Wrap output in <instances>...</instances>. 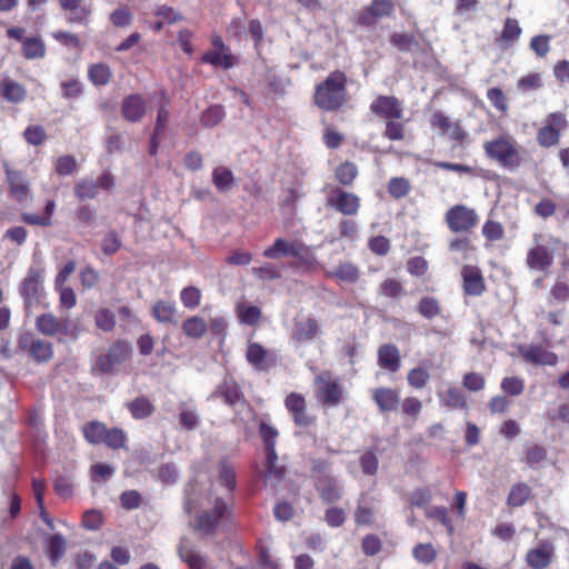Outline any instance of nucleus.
<instances>
[{"mask_svg":"<svg viewBox=\"0 0 569 569\" xmlns=\"http://www.w3.org/2000/svg\"><path fill=\"white\" fill-rule=\"evenodd\" d=\"M349 79L345 71L336 69L315 86L312 103L323 112L336 113L349 102Z\"/></svg>","mask_w":569,"mask_h":569,"instance_id":"obj_1","label":"nucleus"},{"mask_svg":"<svg viewBox=\"0 0 569 569\" xmlns=\"http://www.w3.org/2000/svg\"><path fill=\"white\" fill-rule=\"evenodd\" d=\"M263 257L267 259H279L282 257H292L293 261L290 262V268L302 269L306 271L312 270L316 267L317 260L310 248L307 247L301 240H287L284 238H277L272 246L263 251Z\"/></svg>","mask_w":569,"mask_h":569,"instance_id":"obj_2","label":"nucleus"},{"mask_svg":"<svg viewBox=\"0 0 569 569\" xmlns=\"http://www.w3.org/2000/svg\"><path fill=\"white\" fill-rule=\"evenodd\" d=\"M483 150L489 159L508 170H516L526 161L525 150L513 137L508 134H501L486 141Z\"/></svg>","mask_w":569,"mask_h":569,"instance_id":"obj_3","label":"nucleus"},{"mask_svg":"<svg viewBox=\"0 0 569 569\" xmlns=\"http://www.w3.org/2000/svg\"><path fill=\"white\" fill-rule=\"evenodd\" d=\"M44 273L46 270L41 263H32L21 281L19 291L23 300L26 317H29L37 308L48 307V303L44 302Z\"/></svg>","mask_w":569,"mask_h":569,"instance_id":"obj_4","label":"nucleus"},{"mask_svg":"<svg viewBox=\"0 0 569 569\" xmlns=\"http://www.w3.org/2000/svg\"><path fill=\"white\" fill-rule=\"evenodd\" d=\"M480 217L475 208L463 203L450 207L445 213V222L455 234H469L479 224Z\"/></svg>","mask_w":569,"mask_h":569,"instance_id":"obj_5","label":"nucleus"},{"mask_svg":"<svg viewBox=\"0 0 569 569\" xmlns=\"http://www.w3.org/2000/svg\"><path fill=\"white\" fill-rule=\"evenodd\" d=\"M316 398L326 407H336L343 399V388L338 377L323 371L315 378Z\"/></svg>","mask_w":569,"mask_h":569,"instance_id":"obj_6","label":"nucleus"},{"mask_svg":"<svg viewBox=\"0 0 569 569\" xmlns=\"http://www.w3.org/2000/svg\"><path fill=\"white\" fill-rule=\"evenodd\" d=\"M18 348L38 363L49 362L53 358V345L32 332L19 336Z\"/></svg>","mask_w":569,"mask_h":569,"instance_id":"obj_7","label":"nucleus"},{"mask_svg":"<svg viewBox=\"0 0 569 569\" xmlns=\"http://www.w3.org/2000/svg\"><path fill=\"white\" fill-rule=\"evenodd\" d=\"M395 12L392 0H372L355 14V24L362 28H373L380 19L390 18Z\"/></svg>","mask_w":569,"mask_h":569,"instance_id":"obj_8","label":"nucleus"},{"mask_svg":"<svg viewBox=\"0 0 569 569\" xmlns=\"http://www.w3.org/2000/svg\"><path fill=\"white\" fill-rule=\"evenodd\" d=\"M9 39L21 42V54L27 60L42 59L47 54V47L40 36L24 37L22 27H10L6 31Z\"/></svg>","mask_w":569,"mask_h":569,"instance_id":"obj_9","label":"nucleus"},{"mask_svg":"<svg viewBox=\"0 0 569 569\" xmlns=\"http://www.w3.org/2000/svg\"><path fill=\"white\" fill-rule=\"evenodd\" d=\"M568 126L562 112H551L547 116L546 124L537 132V141L543 148H551L559 143L561 131Z\"/></svg>","mask_w":569,"mask_h":569,"instance_id":"obj_10","label":"nucleus"},{"mask_svg":"<svg viewBox=\"0 0 569 569\" xmlns=\"http://www.w3.org/2000/svg\"><path fill=\"white\" fill-rule=\"evenodd\" d=\"M247 362L257 371L267 372L279 365L277 351L266 349L261 343L249 341L246 350Z\"/></svg>","mask_w":569,"mask_h":569,"instance_id":"obj_11","label":"nucleus"},{"mask_svg":"<svg viewBox=\"0 0 569 569\" xmlns=\"http://www.w3.org/2000/svg\"><path fill=\"white\" fill-rule=\"evenodd\" d=\"M132 355V347L127 340H117L97 360V366L102 372H110L116 366L128 360Z\"/></svg>","mask_w":569,"mask_h":569,"instance_id":"obj_12","label":"nucleus"},{"mask_svg":"<svg viewBox=\"0 0 569 569\" xmlns=\"http://www.w3.org/2000/svg\"><path fill=\"white\" fill-rule=\"evenodd\" d=\"M543 236L533 234L535 244L528 250L526 264L531 270L546 271L553 263V251L548 246L541 243Z\"/></svg>","mask_w":569,"mask_h":569,"instance_id":"obj_13","label":"nucleus"},{"mask_svg":"<svg viewBox=\"0 0 569 569\" xmlns=\"http://www.w3.org/2000/svg\"><path fill=\"white\" fill-rule=\"evenodd\" d=\"M284 407L290 413L296 426L309 428L315 425L316 417L308 412L307 401L303 395L299 392H290L284 398Z\"/></svg>","mask_w":569,"mask_h":569,"instance_id":"obj_14","label":"nucleus"},{"mask_svg":"<svg viewBox=\"0 0 569 569\" xmlns=\"http://www.w3.org/2000/svg\"><path fill=\"white\" fill-rule=\"evenodd\" d=\"M211 43L213 50H209L202 56V62L223 69H230L237 63V58L231 53L230 48L223 43L220 36L213 34Z\"/></svg>","mask_w":569,"mask_h":569,"instance_id":"obj_15","label":"nucleus"},{"mask_svg":"<svg viewBox=\"0 0 569 569\" xmlns=\"http://www.w3.org/2000/svg\"><path fill=\"white\" fill-rule=\"evenodd\" d=\"M376 117L387 120L403 118V104L396 96L380 94L372 100L369 107Z\"/></svg>","mask_w":569,"mask_h":569,"instance_id":"obj_16","label":"nucleus"},{"mask_svg":"<svg viewBox=\"0 0 569 569\" xmlns=\"http://www.w3.org/2000/svg\"><path fill=\"white\" fill-rule=\"evenodd\" d=\"M555 546L548 540L543 539L538 542L533 548H530L525 556L526 565L530 569H547L553 562Z\"/></svg>","mask_w":569,"mask_h":569,"instance_id":"obj_17","label":"nucleus"},{"mask_svg":"<svg viewBox=\"0 0 569 569\" xmlns=\"http://www.w3.org/2000/svg\"><path fill=\"white\" fill-rule=\"evenodd\" d=\"M37 330L48 337L72 336L70 321L67 318H58L53 313H42L36 320Z\"/></svg>","mask_w":569,"mask_h":569,"instance_id":"obj_18","label":"nucleus"},{"mask_svg":"<svg viewBox=\"0 0 569 569\" xmlns=\"http://www.w3.org/2000/svg\"><path fill=\"white\" fill-rule=\"evenodd\" d=\"M327 206L345 216H356L360 209V198L356 193L337 188L328 198Z\"/></svg>","mask_w":569,"mask_h":569,"instance_id":"obj_19","label":"nucleus"},{"mask_svg":"<svg viewBox=\"0 0 569 569\" xmlns=\"http://www.w3.org/2000/svg\"><path fill=\"white\" fill-rule=\"evenodd\" d=\"M462 290L466 296L479 297L487 290L486 281L481 270L471 264L461 269Z\"/></svg>","mask_w":569,"mask_h":569,"instance_id":"obj_20","label":"nucleus"},{"mask_svg":"<svg viewBox=\"0 0 569 569\" xmlns=\"http://www.w3.org/2000/svg\"><path fill=\"white\" fill-rule=\"evenodd\" d=\"M211 398H220L226 405L230 407L246 402V397L241 390V387L233 378H224L216 388L211 395Z\"/></svg>","mask_w":569,"mask_h":569,"instance_id":"obj_21","label":"nucleus"},{"mask_svg":"<svg viewBox=\"0 0 569 569\" xmlns=\"http://www.w3.org/2000/svg\"><path fill=\"white\" fill-rule=\"evenodd\" d=\"M228 511L229 508L226 501L221 498H217L213 509L211 511H204L198 517L197 523L199 530L207 535L212 533Z\"/></svg>","mask_w":569,"mask_h":569,"instance_id":"obj_22","label":"nucleus"},{"mask_svg":"<svg viewBox=\"0 0 569 569\" xmlns=\"http://www.w3.org/2000/svg\"><path fill=\"white\" fill-rule=\"evenodd\" d=\"M315 488L321 501L327 505L335 503L342 497V489L338 480L330 475L320 476L315 482Z\"/></svg>","mask_w":569,"mask_h":569,"instance_id":"obj_23","label":"nucleus"},{"mask_svg":"<svg viewBox=\"0 0 569 569\" xmlns=\"http://www.w3.org/2000/svg\"><path fill=\"white\" fill-rule=\"evenodd\" d=\"M521 357L532 365L537 366H555L558 362V356L548 351L541 346L529 345L519 348Z\"/></svg>","mask_w":569,"mask_h":569,"instance_id":"obj_24","label":"nucleus"},{"mask_svg":"<svg viewBox=\"0 0 569 569\" xmlns=\"http://www.w3.org/2000/svg\"><path fill=\"white\" fill-rule=\"evenodd\" d=\"M146 111V100L139 93L130 94L122 100L121 114L128 122H139L144 117Z\"/></svg>","mask_w":569,"mask_h":569,"instance_id":"obj_25","label":"nucleus"},{"mask_svg":"<svg viewBox=\"0 0 569 569\" xmlns=\"http://www.w3.org/2000/svg\"><path fill=\"white\" fill-rule=\"evenodd\" d=\"M522 28L515 18H507L499 36L495 38V43L502 50L510 49L519 40Z\"/></svg>","mask_w":569,"mask_h":569,"instance_id":"obj_26","label":"nucleus"},{"mask_svg":"<svg viewBox=\"0 0 569 569\" xmlns=\"http://www.w3.org/2000/svg\"><path fill=\"white\" fill-rule=\"evenodd\" d=\"M320 333V327L318 321L313 317H307L303 320L296 321L292 330V339L296 342L312 341Z\"/></svg>","mask_w":569,"mask_h":569,"instance_id":"obj_27","label":"nucleus"},{"mask_svg":"<svg viewBox=\"0 0 569 569\" xmlns=\"http://www.w3.org/2000/svg\"><path fill=\"white\" fill-rule=\"evenodd\" d=\"M6 174L12 197L19 202L27 200L29 196V184L24 174L21 171L9 168L8 166L6 167Z\"/></svg>","mask_w":569,"mask_h":569,"instance_id":"obj_28","label":"nucleus"},{"mask_svg":"<svg viewBox=\"0 0 569 569\" xmlns=\"http://www.w3.org/2000/svg\"><path fill=\"white\" fill-rule=\"evenodd\" d=\"M378 365L390 372H397L401 365L398 347L392 343L381 345L378 349Z\"/></svg>","mask_w":569,"mask_h":569,"instance_id":"obj_29","label":"nucleus"},{"mask_svg":"<svg viewBox=\"0 0 569 569\" xmlns=\"http://www.w3.org/2000/svg\"><path fill=\"white\" fill-rule=\"evenodd\" d=\"M372 399L381 412L395 411L400 402L397 390L383 387L373 390Z\"/></svg>","mask_w":569,"mask_h":569,"instance_id":"obj_30","label":"nucleus"},{"mask_svg":"<svg viewBox=\"0 0 569 569\" xmlns=\"http://www.w3.org/2000/svg\"><path fill=\"white\" fill-rule=\"evenodd\" d=\"M0 96L8 102L20 103L27 98V89L19 82L4 78L0 82Z\"/></svg>","mask_w":569,"mask_h":569,"instance_id":"obj_31","label":"nucleus"},{"mask_svg":"<svg viewBox=\"0 0 569 569\" xmlns=\"http://www.w3.org/2000/svg\"><path fill=\"white\" fill-rule=\"evenodd\" d=\"M47 556L52 566H56L66 555L67 540L60 533H54L46 540Z\"/></svg>","mask_w":569,"mask_h":569,"instance_id":"obj_32","label":"nucleus"},{"mask_svg":"<svg viewBox=\"0 0 569 569\" xmlns=\"http://www.w3.org/2000/svg\"><path fill=\"white\" fill-rule=\"evenodd\" d=\"M378 295L390 300H400L407 295L402 282L396 278H385L378 286Z\"/></svg>","mask_w":569,"mask_h":569,"instance_id":"obj_33","label":"nucleus"},{"mask_svg":"<svg viewBox=\"0 0 569 569\" xmlns=\"http://www.w3.org/2000/svg\"><path fill=\"white\" fill-rule=\"evenodd\" d=\"M326 274L342 282L356 283L360 278V270L351 262H341L333 271H328Z\"/></svg>","mask_w":569,"mask_h":569,"instance_id":"obj_34","label":"nucleus"},{"mask_svg":"<svg viewBox=\"0 0 569 569\" xmlns=\"http://www.w3.org/2000/svg\"><path fill=\"white\" fill-rule=\"evenodd\" d=\"M259 436L263 442L266 456H269L271 459L274 458L276 443L279 437V431L272 425L260 421L259 423Z\"/></svg>","mask_w":569,"mask_h":569,"instance_id":"obj_35","label":"nucleus"},{"mask_svg":"<svg viewBox=\"0 0 569 569\" xmlns=\"http://www.w3.org/2000/svg\"><path fill=\"white\" fill-rule=\"evenodd\" d=\"M532 496L531 488L526 482H517L511 486L507 497V505L518 508L527 503Z\"/></svg>","mask_w":569,"mask_h":569,"instance_id":"obj_36","label":"nucleus"},{"mask_svg":"<svg viewBox=\"0 0 569 569\" xmlns=\"http://www.w3.org/2000/svg\"><path fill=\"white\" fill-rule=\"evenodd\" d=\"M108 427L98 420H92L81 427L83 438L91 445H101Z\"/></svg>","mask_w":569,"mask_h":569,"instance_id":"obj_37","label":"nucleus"},{"mask_svg":"<svg viewBox=\"0 0 569 569\" xmlns=\"http://www.w3.org/2000/svg\"><path fill=\"white\" fill-rule=\"evenodd\" d=\"M212 183L220 192L230 191L234 186V176L229 168L218 166L212 170Z\"/></svg>","mask_w":569,"mask_h":569,"instance_id":"obj_38","label":"nucleus"},{"mask_svg":"<svg viewBox=\"0 0 569 569\" xmlns=\"http://www.w3.org/2000/svg\"><path fill=\"white\" fill-rule=\"evenodd\" d=\"M547 458V450L545 447L531 443L528 445L523 451L521 461L529 468L537 469Z\"/></svg>","mask_w":569,"mask_h":569,"instance_id":"obj_39","label":"nucleus"},{"mask_svg":"<svg viewBox=\"0 0 569 569\" xmlns=\"http://www.w3.org/2000/svg\"><path fill=\"white\" fill-rule=\"evenodd\" d=\"M127 408L129 409L132 418L137 420L146 419L154 411L152 402L142 396L133 399L131 402H128Z\"/></svg>","mask_w":569,"mask_h":569,"instance_id":"obj_40","label":"nucleus"},{"mask_svg":"<svg viewBox=\"0 0 569 569\" xmlns=\"http://www.w3.org/2000/svg\"><path fill=\"white\" fill-rule=\"evenodd\" d=\"M182 331L184 336L192 339H200L202 338L207 330L208 326L207 322L199 316H192L187 318L182 322Z\"/></svg>","mask_w":569,"mask_h":569,"instance_id":"obj_41","label":"nucleus"},{"mask_svg":"<svg viewBox=\"0 0 569 569\" xmlns=\"http://www.w3.org/2000/svg\"><path fill=\"white\" fill-rule=\"evenodd\" d=\"M111 77V69L106 63H93L88 69V78L94 86H106Z\"/></svg>","mask_w":569,"mask_h":569,"instance_id":"obj_42","label":"nucleus"},{"mask_svg":"<svg viewBox=\"0 0 569 569\" xmlns=\"http://www.w3.org/2000/svg\"><path fill=\"white\" fill-rule=\"evenodd\" d=\"M152 316L159 322H172L176 316L174 303L166 300L157 301L152 307Z\"/></svg>","mask_w":569,"mask_h":569,"instance_id":"obj_43","label":"nucleus"},{"mask_svg":"<svg viewBox=\"0 0 569 569\" xmlns=\"http://www.w3.org/2000/svg\"><path fill=\"white\" fill-rule=\"evenodd\" d=\"M441 400L450 409H463L467 407L466 396L458 387H449L441 396Z\"/></svg>","mask_w":569,"mask_h":569,"instance_id":"obj_44","label":"nucleus"},{"mask_svg":"<svg viewBox=\"0 0 569 569\" xmlns=\"http://www.w3.org/2000/svg\"><path fill=\"white\" fill-rule=\"evenodd\" d=\"M73 192L80 201L93 199L99 193V183L93 180L81 179L76 182Z\"/></svg>","mask_w":569,"mask_h":569,"instance_id":"obj_45","label":"nucleus"},{"mask_svg":"<svg viewBox=\"0 0 569 569\" xmlns=\"http://www.w3.org/2000/svg\"><path fill=\"white\" fill-rule=\"evenodd\" d=\"M358 176V168L351 161L340 163L336 171L335 178L342 186H351Z\"/></svg>","mask_w":569,"mask_h":569,"instance_id":"obj_46","label":"nucleus"},{"mask_svg":"<svg viewBox=\"0 0 569 569\" xmlns=\"http://www.w3.org/2000/svg\"><path fill=\"white\" fill-rule=\"evenodd\" d=\"M417 310L421 317L426 319H433L435 317L440 316L441 305L435 297H422L417 305Z\"/></svg>","mask_w":569,"mask_h":569,"instance_id":"obj_47","label":"nucleus"},{"mask_svg":"<svg viewBox=\"0 0 569 569\" xmlns=\"http://www.w3.org/2000/svg\"><path fill=\"white\" fill-rule=\"evenodd\" d=\"M94 325L103 332H111L117 325L114 313L108 308H99L93 315Z\"/></svg>","mask_w":569,"mask_h":569,"instance_id":"obj_48","label":"nucleus"},{"mask_svg":"<svg viewBox=\"0 0 569 569\" xmlns=\"http://www.w3.org/2000/svg\"><path fill=\"white\" fill-rule=\"evenodd\" d=\"M127 441V432L121 428L113 427L107 429L102 443L111 449L117 450L126 448Z\"/></svg>","mask_w":569,"mask_h":569,"instance_id":"obj_49","label":"nucleus"},{"mask_svg":"<svg viewBox=\"0 0 569 569\" xmlns=\"http://www.w3.org/2000/svg\"><path fill=\"white\" fill-rule=\"evenodd\" d=\"M383 137L390 141H401L406 138V126L401 119H387Z\"/></svg>","mask_w":569,"mask_h":569,"instance_id":"obj_50","label":"nucleus"},{"mask_svg":"<svg viewBox=\"0 0 569 569\" xmlns=\"http://www.w3.org/2000/svg\"><path fill=\"white\" fill-rule=\"evenodd\" d=\"M286 468L278 463V455L274 451V458L271 459L269 456H266L264 463V480H274L281 481L284 478Z\"/></svg>","mask_w":569,"mask_h":569,"instance_id":"obj_51","label":"nucleus"},{"mask_svg":"<svg viewBox=\"0 0 569 569\" xmlns=\"http://www.w3.org/2000/svg\"><path fill=\"white\" fill-rule=\"evenodd\" d=\"M237 313L240 322L254 326L261 319V310L256 306L240 303L237 306Z\"/></svg>","mask_w":569,"mask_h":569,"instance_id":"obj_52","label":"nucleus"},{"mask_svg":"<svg viewBox=\"0 0 569 569\" xmlns=\"http://www.w3.org/2000/svg\"><path fill=\"white\" fill-rule=\"evenodd\" d=\"M224 118V110L222 106L213 104L204 110L200 117L202 127L212 128L218 126Z\"/></svg>","mask_w":569,"mask_h":569,"instance_id":"obj_53","label":"nucleus"},{"mask_svg":"<svg viewBox=\"0 0 569 569\" xmlns=\"http://www.w3.org/2000/svg\"><path fill=\"white\" fill-rule=\"evenodd\" d=\"M218 480L220 485L224 486L229 491H233L236 489V471L227 460H221L219 462Z\"/></svg>","mask_w":569,"mask_h":569,"instance_id":"obj_54","label":"nucleus"},{"mask_svg":"<svg viewBox=\"0 0 569 569\" xmlns=\"http://www.w3.org/2000/svg\"><path fill=\"white\" fill-rule=\"evenodd\" d=\"M481 233L488 242H496L505 238V228L499 221L488 219L482 226Z\"/></svg>","mask_w":569,"mask_h":569,"instance_id":"obj_55","label":"nucleus"},{"mask_svg":"<svg viewBox=\"0 0 569 569\" xmlns=\"http://www.w3.org/2000/svg\"><path fill=\"white\" fill-rule=\"evenodd\" d=\"M410 190V182L403 177L391 178L388 182V192L393 199L405 198Z\"/></svg>","mask_w":569,"mask_h":569,"instance_id":"obj_56","label":"nucleus"},{"mask_svg":"<svg viewBox=\"0 0 569 569\" xmlns=\"http://www.w3.org/2000/svg\"><path fill=\"white\" fill-rule=\"evenodd\" d=\"M413 558L423 565H430L437 558V550L431 543H418L412 549Z\"/></svg>","mask_w":569,"mask_h":569,"instance_id":"obj_57","label":"nucleus"},{"mask_svg":"<svg viewBox=\"0 0 569 569\" xmlns=\"http://www.w3.org/2000/svg\"><path fill=\"white\" fill-rule=\"evenodd\" d=\"M121 239L117 231H108L101 240V251L104 256L111 257L116 254L121 248Z\"/></svg>","mask_w":569,"mask_h":569,"instance_id":"obj_58","label":"nucleus"},{"mask_svg":"<svg viewBox=\"0 0 569 569\" xmlns=\"http://www.w3.org/2000/svg\"><path fill=\"white\" fill-rule=\"evenodd\" d=\"M426 517L429 519L438 520L443 527L447 528L450 535L453 533L455 527L449 517L448 509L446 507H431L426 510Z\"/></svg>","mask_w":569,"mask_h":569,"instance_id":"obj_59","label":"nucleus"},{"mask_svg":"<svg viewBox=\"0 0 569 569\" xmlns=\"http://www.w3.org/2000/svg\"><path fill=\"white\" fill-rule=\"evenodd\" d=\"M22 134L26 142L34 147L41 146L47 139L46 130L40 124L28 126Z\"/></svg>","mask_w":569,"mask_h":569,"instance_id":"obj_60","label":"nucleus"},{"mask_svg":"<svg viewBox=\"0 0 569 569\" xmlns=\"http://www.w3.org/2000/svg\"><path fill=\"white\" fill-rule=\"evenodd\" d=\"M359 463L362 472L367 476H375L378 472L379 460L372 449L365 451L360 456Z\"/></svg>","mask_w":569,"mask_h":569,"instance_id":"obj_61","label":"nucleus"},{"mask_svg":"<svg viewBox=\"0 0 569 569\" xmlns=\"http://www.w3.org/2000/svg\"><path fill=\"white\" fill-rule=\"evenodd\" d=\"M430 373L425 368H412L407 375L408 385L415 389H422L427 386Z\"/></svg>","mask_w":569,"mask_h":569,"instance_id":"obj_62","label":"nucleus"},{"mask_svg":"<svg viewBox=\"0 0 569 569\" xmlns=\"http://www.w3.org/2000/svg\"><path fill=\"white\" fill-rule=\"evenodd\" d=\"M448 249L452 252H459L467 257L468 253L476 251V246L470 237L463 234L451 239L448 243Z\"/></svg>","mask_w":569,"mask_h":569,"instance_id":"obj_63","label":"nucleus"},{"mask_svg":"<svg viewBox=\"0 0 569 569\" xmlns=\"http://www.w3.org/2000/svg\"><path fill=\"white\" fill-rule=\"evenodd\" d=\"M179 413V422L184 430H193L199 425V417L194 409L188 408L184 403H181Z\"/></svg>","mask_w":569,"mask_h":569,"instance_id":"obj_64","label":"nucleus"}]
</instances>
